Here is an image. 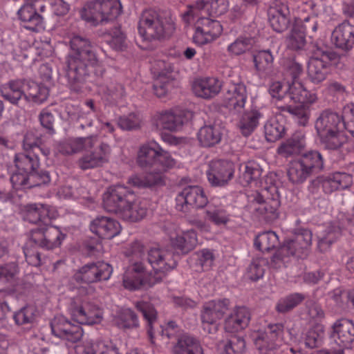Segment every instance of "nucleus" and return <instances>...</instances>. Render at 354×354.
I'll use <instances>...</instances> for the list:
<instances>
[{
	"instance_id": "1",
	"label": "nucleus",
	"mask_w": 354,
	"mask_h": 354,
	"mask_svg": "<svg viewBox=\"0 0 354 354\" xmlns=\"http://www.w3.org/2000/svg\"><path fill=\"white\" fill-rule=\"evenodd\" d=\"M70 46L66 77L69 88L80 93L91 80V72L94 71L97 77H102L104 69L98 64L95 47L88 39L75 35L70 40Z\"/></svg>"
},
{
	"instance_id": "2",
	"label": "nucleus",
	"mask_w": 354,
	"mask_h": 354,
	"mask_svg": "<svg viewBox=\"0 0 354 354\" xmlns=\"http://www.w3.org/2000/svg\"><path fill=\"white\" fill-rule=\"evenodd\" d=\"M344 113L339 114L330 109L323 110L315 122V129L324 148L337 150L348 142L344 131Z\"/></svg>"
},
{
	"instance_id": "3",
	"label": "nucleus",
	"mask_w": 354,
	"mask_h": 354,
	"mask_svg": "<svg viewBox=\"0 0 354 354\" xmlns=\"http://www.w3.org/2000/svg\"><path fill=\"white\" fill-rule=\"evenodd\" d=\"M175 29L174 18L169 10H145L138 25L139 35L149 41L169 38Z\"/></svg>"
},
{
	"instance_id": "4",
	"label": "nucleus",
	"mask_w": 354,
	"mask_h": 354,
	"mask_svg": "<svg viewBox=\"0 0 354 354\" xmlns=\"http://www.w3.org/2000/svg\"><path fill=\"white\" fill-rule=\"evenodd\" d=\"M307 50L313 54L307 66V75L313 84H319L326 80L329 73L330 64H336L340 57L332 50L318 44L311 43Z\"/></svg>"
},
{
	"instance_id": "5",
	"label": "nucleus",
	"mask_w": 354,
	"mask_h": 354,
	"mask_svg": "<svg viewBox=\"0 0 354 354\" xmlns=\"http://www.w3.org/2000/svg\"><path fill=\"white\" fill-rule=\"evenodd\" d=\"M121 12L119 0H91L79 10L81 19L93 26L113 21Z\"/></svg>"
},
{
	"instance_id": "6",
	"label": "nucleus",
	"mask_w": 354,
	"mask_h": 354,
	"mask_svg": "<svg viewBox=\"0 0 354 354\" xmlns=\"http://www.w3.org/2000/svg\"><path fill=\"white\" fill-rule=\"evenodd\" d=\"M280 205V195L275 186L269 187L263 193H256L250 205L253 214L260 219L268 222L279 217Z\"/></svg>"
},
{
	"instance_id": "7",
	"label": "nucleus",
	"mask_w": 354,
	"mask_h": 354,
	"mask_svg": "<svg viewBox=\"0 0 354 354\" xmlns=\"http://www.w3.org/2000/svg\"><path fill=\"white\" fill-rule=\"evenodd\" d=\"M178 255L172 251L158 247L151 248L147 251V261L153 268V274L149 277L150 285L160 282L167 272L177 266Z\"/></svg>"
},
{
	"instance_id": "8",
	"label": "nucleus",
	"mask_w": 354,
	"mask_h": 354,
	"mask_svg": "<svg viewBox=\"0 0 354 354\" xmlns=\"http://www.w3.org/2000/svg\"><path fill=\"white\" fill-rule=\"evenodd\" d=\"M268 92L272 100H275L276 106L291 102H302L306 100L308 93L300 82L290 84L280 81L271 82Z\"/></svg>"
},
{
	"instance_id": "9",
	"label": "nucleus",
	"mask_w": 354,
	"mask_h": 354,
	"mask_svg": "<svg viewBox=\"0 0 354 354\" xmlns=\"http://www.w3.org/2000/svg\"><path fill=\"white\" fill-rule=\"evenodd\" d=\"M113 268L107 263L98 261L88 263L81 267L72 277V281L77 283L90 284L110 279Z\"/></svg>"
},
{
	"instance_id": "10",
	"label": "nucleus",
	"mask_w": 354,
	"mask_h": 354,
	"mask_svg": "<svg viewBox=\"0 0 354 354\" xmlns=\"http://www.w3.org/2000/svg\"><path fill=\"white\" fill-rule=\"evenodd\" d=\"M192 118L190 111L179 109H169L157 112L153 118L157 128L178 131Z\"/></svg>"
},
{
	"instance_id": "11",
	"label": "nucleus",
	"mask_w": 354,
	"mask_h": 354,
	"mask_svg": "<svg viewBox=\"0 0 354 354\" xmlns=\"http://www.w3.org/2000/svg\"><path fill=\"white\" fill-rule=\"evenodd\" d=\"M65 237L66 234L59 227L53 225H43L30 232V240L35 245L46 250L59 246Z\"/></svg>"
},
{
	"instance_id": "12",
	"label": "nucleus",
	"mask_w": 354,
	"mask_h": 354,
	"mask_svg": "<svg viewBox=\"0 0 354 354\" xmlns=\"http://www.w3.org/2000/svg\"><path fill=\"white\" fill-rule=\"evenodd\" d=\"M176 209L183 213L189 212L191 208L200 209L208 203L203 188L199 186H187L176 196Z\"/></svg>"
},
{
	"instance_id": "13",
	"label": "nucleus",
	"mask_w": 354,
	"mask_h": 354,
	"mask_svg": "<svg viewBox=\"0 0 354 354\" xmlns=\"http://www.w3.org/2000/svg\"><path fill=\"white\" fill-rule=\"evenodd\" d=\"M312 238L311 231L307 229H300L295 233L292 239L286 241L281 246V252H286L288 257L306 258L310 251Z\"/></svg>"
},
{
	"instance_id": "14",
	"label": "nucleus",
	"mask_w": 354,
	"mask_h": 354,
	"mask_svg": "<svg viewBox=\"0 0 354 354\" xmlns=\"http://www.w3.org/2000/svg\"><path fill=\"white\" fill-rule=\"evenodd\" d=\"M44 0H26L25 3L18 10L19 19L25 23L26 29L34 32H39L44 28V17L37 12L36 4L39 5V10L44 12L45 6Z\"/></svg>"
},
{
	"instance_id": "15",
	"label": "nucleus",
	"mask_w": 354,
	"mask_h": 354,
	"mask_svg": "<svg viewBox=\"0 0 354 354\" xmlns=\"http://www.w3.org/2000/svg\"><path fill=\"white\" fill-rule=\"evenodd\" d=\"M133 196V193L123 185L110 187L103 194L104 207L107 212L118 215Z\"/></svg>"
},
{
	"instance_id": "16",
	"label": "nucleus",
	"mask_w": 354,
	"mask_h": 354,
	"mask_svg": "<svg viewBox=\"0 0 354 354\" xmlns=\"http://www.w3.org/2000/svg\"><path fill=\"white\" fill-rule=\"evenodd\" d=\"M235 165L228 160H215L209 164L207 171L209 183L214 187H223L234 178Z\"/></svg>"
},
{
	"instance_id": "17",
	"label": "nucleus",
	"mask_w": 354,
	"mask_h": 354,
	"mask_svg": "<svg viewBox=\"0 0 354 354\" xmlns=\"http://www.w3.org/2000/svg\"><path fill=\"white\" fill-rule=\"evenodd\" d=\"M53 335L71 343L79 342L83 336V330L78 324H73L62 315L55 316L50 322Z\"/></svg>"
},
{
	"instance_id": "18",
	"label": "nucleus",
	"mask_w": 354,
	"mask_h": 354,
	"mask_svg": "<svg viewBox=\"0 0 354 354\" xmlns=\"http://www.w3.org/2000/svg\"><path fill=\"white\" fill-rule=\"evenodd\" d=\"M247 99V88L243 83L231 84L226 91L223 103L232 113L238 115L245 109Z\"/></svg>"
},
{
	"instance_id": "19",
	"label": "nucleus",
	"mask_w": 354,
	"mask_h": 354,
	"mask_svg": "<svg viewBox=\"0 0 354 354\" xmlns=\"http://www.w3.org/2000/svg\"><path fill=\"white\" fill-rule=\"evenodd\" d=\"M230 301L227 299L212 300L205 303L201 310V317L203 325H212L214 330H216V322L223 318L228 310Z\"/></svg>"
},
{
	"instance_id": "20",
	"label": "nucleus",
	"mask_w": 354,
	"mask_h": 354,
	"mask_svg": "<svg viewBox=\"0 0 354 354\" xmlns=\"http://www.w3.org/2000/svg\"><path fill=\"white\" fill-rule=\"evenodd\" d=\"M73 319L80 324L92 325L100 322L102 311L92 301H83L72 310Z\"/></svg>"
},
{
	"instance_id": "21",
	"label": "nucleus",
	"mask_w": 354,
	"mask_h": 354,
	"mask_svg": "<svg viewBox=\"0 0 354 354\" xmlns=\"http://www.w3.org/2000/svg\"><path fill=\"white\" fill-rule=\"evenodd\" d=\"M332 44L339 49L348 51L354 46V25L348 20L335 27L331 34Z\"/></svg>"
},
{
	"instance_id": "22",
	"label": "nucleus",
	"mask_w": 354,
	"mask_h": 354,
	"mask_svg": "<svg viewBox=\"0 0 354 354\" xmlns=\"http://www.w3.org/2000/svg\"><path fill=\"white\" fill-rule=\"evenodd\" d=\"M332 338L342 348H351L354 342V323L351 319H341L333 326Z\"/></svg>"
},
{
	"instance_id": "23",
	"label": "nucleus",
	"mask_w": 354,
	"mask_h": 354,
	"mask_svg": "<svg viewBox=\"0 0 354 354\" xmlns=\"http://www.w3.org/2000/svg\"><path fill=\"white\" fill-rule=\"evenodd\" d=\"M86 150V153L79 160L78 165L84 170L100 167L109 160L110 147L106 143H101L93 151Z\"/></svg>"
},
{
	"instance_id": "24",
	"label": "nucleus",
	"mask_w": 354,
	"mask_h": 354,
	"mask_svg": "<svg viewBox=\"0 0 354 354\" xmlns=\"http://www.w3.org/2000/svg\"><path fill=\"white\" fill-rule=\"evenodd\" d=\"M317 181L322 187L323 192L325 194H330L351 186L352 176L346 173L336 172L326 176H319Z\"/></svg>"
},
{
	"instance_id": "25",
	"label": "nucleus",
	"mask_w": 354,
	"mask_h": 354,
	"mask_svg": "<svg viewBox=\"0 0 354 354\" xmlns=\"http://www.w3.org/2000/svg\"><path fill=\"white\" fill-rule=\"evenodd\" d=\"M97 143V136L72 138L60 142L57 145V149L63 155H72L82 150L92 149Z\"/></svg>"
},
{
	"instance_id": "26",
	"label": "nucleus",
	"mask_w": 354,
	"mask_h": 354,
	"mask_svg": "<svg viewBox=\"0 0 354 354\" xmlns=\"http://www.w3.org/2000/svg\"><path fill=\"white\" fill-rule=\"evenodd\" d=\"M91 230L102 239H111L117 236L121 230L120 223L106 216H99L91 223Z\"/></svg>"
},
{
	"instance_id": "27",
	"label": "nucleus",
	"mask_w": 354,
	"mask_h": 354,
	"mask_svg": "<svg viewBox=\"0 0 354 354\" xmlns=\"http://www.w3.org/2000/svg\"><path fill=\"white\" fill-rule=\"evenodd\" d=\"M24 220L40 227L48 225L51 221L50 207L42 203L28 204L25 207Z\"/></svg>"
},
{
	"instance_id": "28",
	"label": "nucleus",
	"mask_w": 354,
	"mask_h": 354,
	"mask_svg": "<svg viewBox=\"0 0 354 354\" xmlns=\"http://www.w3.org/2000/svg\"><path fill=\"white\" fill-rule=\"evenodd\" d=\"M250 313L245 307L236 308L225 319L224 329L227 333H236L248 326Z\"/></svg>"
},
{
	"instance_id": "29",
	"label": "nucleus",
	"mask_w": 354,
	"mask_h": 354,
	"mask_svg": "<svg viewBox=\"0 0 354 354\" xmlns=\"http://www.w3.org/2000/svg\"><path fill=\"white\" fill-rule=\"evenodd\" d=\"M306 146L305 135L295 131L290 138L282 142L277 148V153L282 157L289 158L299 154Z\"/></svg>"
},
{
	"instance_id": "30",
	"label": "nucleus",
	"mask_w": 354,
	"mask_h": 354,
	"mask_svg": "<svg viewBox=\"0 0 354 354\" xmlns=\"http://www.w3.org/2000/svg\"><path fill=\"white\" fill-rule=\"evenodd\" d=\"M289 9L283 3L276 4L268 10V19L272 29L281 32L286 30L290 24Z\"/></svg>"
},
{
	"instance_id": "31",
	"label": "nucleus",
	"mask_w": 354,
	"mask_h": 354,
	"mask_svg": "<svg viewBox=\"0 0 354 354\" xmlns=\"http://www.w3.org/2000/svg\"><path fill=\"white\" fill-rule=\"evenodd\" d=\"M221 32L222 26L218 21L203 16L196 23V37H203L205 42L216 39Z\"/></svg>"
},
{
	"instance_id": "32",
	"label": "nucleus",
	"mask_w": 354,
	"mask_h": 354,
	"mask_svg": "<svg viewBox=\"0 0 354 354\" xmlns=\"http://www.w3.org/2000/svg\"><path fill=\"white\" fill-rule=\"evenodd\" d=\"M25 81L13 80L0 86L1 95L13 105H19L24 97Z\"/></svg>"
},
{
	"instance_id": "33",
	"label": "nucleus",
	"mask_w": 354,
	"mask_h": 354,
	"mask_svg": "<svg viewBox=\"0 0 354 354\" xmlns=\"http://www.w3.org/2000/svg\"><path fill=\"white\" fill-rule=\"evenodd\" d=\"M242 115L239 118L237 126L241 134L245 137L250 136L259 125V119L262 117V113L257 107H252L250 109H245L241 113Z\"/></svg>"
},
{
	"instance_id": "34",
	"label": "nucleus",
	"mask_w": 354,
	"mask_h": 354,
	"mask_svg": "<svg viewBox=\"0 0 354 354\" xmlns=\"http://www.w3.org/2000/svg\"><path fill=\"white\" fill-rule=\"evenodd\" d=\"M306 100L291 102L283 104H277V109L281 112H287L292 115L300 126H306L309 120L310 111Z\"/></svg>"
},
{
	"instance_id": "35",
	"label": "nucleus",
	"mask_w": 354,
	"mask_h": 354,
	"mask_svg": "<svg viewBox=\"0 0 354 354\" xmlns=\"http://www.w3.org/2000/svg\"><path fill=\"white\" fill-rule=\"evenodd\" d=\"M221 88V83L214 77H206L195 81L193 90L195 94L202 98L209 99L216 95Z\"/></svg>"
},
{
	"instance_id": "36",
	"label": "nucleus",
	"mask_w": 354,
	"mask_h": 354,
	"mask_svg": "<svg viewBox=\"0 0 354 354\" xmlns=\"http://www.w3.org/2000/svg\"><path fill=\"white\" fill-rule=\"evenodd\" d=\"M130 198L124 209L119 213L118 216L124 221L137 222L147 215V207L145 201Z\"/></svg>"
},
{
	"instance_id": "37",
	"label": "nucleus",
	"mask_w": 354,
	"mask_h": 354,
	"mask_svg": "<svg viewBox=\"0 0 354 354\" xmlns=\"http://www.w3.org/2000/svg\"><path fill=\"white\" fill-rule=\"evenodd\" d=\"M342 235V227L337 222H331L321 233L318 234L317 248L321 252L327 251L330 245Z\"/></svg>"
},
{
	"instance_id": "38",
	"label": "nucleus",
	"mask_w": 354,
	"mask_h": 354,
	"mask_svg": "<svg viewBox=\"0 0 354 354\" xmlns=\"http://www.w3.org/2000/svg\"><path fill=\"white\" fill-rule=\"evenodd\" d=\"M173 354H203L198 341L193 336L183 333L172 348Z\"/></svg>"
},
{
	"instance_id": "39",
	"label": "nucleus",
	"mask_w": 354,
	"mask_h": 354,
	"mask_svg": "<svg viewBox=\"0 0 354 354\" xmlns=\"http://www.w3.org/2000/svg\"><path fill=\"white\" fill-rule=\"evenodd\" d=\"M144 266L141 262H135L128 268L123 276V284L129 290L139 289L143 284Z\"/></svg>"
},
{
	"instance_id": "40",
	"label": "nucleus",
	"mask_w": 354,
	"mask_h": 354,
	"mask_svg": "<svg viewBox=\"0 0 354 354\" xmlns=\"http://www.w3.org/2000/svg\"><path fill=\"white\" fill-rule=\"evenodd\" d=\"M15 166L18 171L30 174L39 167L38 155L30 151L18 153L14 157Z\"/></svg>"
},
{
	"instance_id": "41",
	"label": "nucleus",
	"mask_w": 354,
	"mask_h": 354,
	"mask_svg": "<svg viewBox=\"0 0 354 354\" xmlns=\"http://www.w3.org/2000/svg\"><path fill=\"white\" fill-rule=\"evenodd\" d=\"M283 326L281 324H270L265 332L255 339L257 346L265 344L279 345L283 339Z\"/></svg>"
},
{
	"instance_id": "42",
	"label": "nucleus",
	"mask_w": 354,
	"mask_h": 354,
	"mask_svg": "<svg viewBox=\"0 0 354 354\" xmlns=\"http://www.w3.org/2000/svg\"><path fill=\"white\" fill-rule=\"evenodd\" d=\"M222 138L221 128L216 124L202 127L198 133V139L203 147H210L218 144Z\"/></svg>"
},
{
	"instance_id": "43",
	"label": "nucleus",
	"mask_w": 354,
	"mask_h": 354,
	"mask_svg": "<svg viewBox=\"0 0 354 354\" xmlns=\"http://www.w3.org/2000/svg\"><path fill=\"white\" fill-rule=\"evenodd\" d=\"M24 100L26 102H33L41 104L48 98L49 91L44 85L35 82H25V92Z\"/></svg>"
},
{
	"instance_id": "44",
	"label": "nucleus",
	"mask_w": 354,
	"mask_h": 354,
	"mask_svg": "<svg viewBox=\"0 0 354 354\" xmlns=\"http://www.w3.org/2000/svg\"><path fill=\"white\" fill-rule=\"evenodd\" d=\"M299 158L312 175H315L324 169V160L319 151H308L304 153Z\"/></svg>"
},
{
	"instance_id": "45",
	"label": "nucleus",
	"mask_w": 354,
	"mask_h": 354,
	"mask_svg": "<svg viewBox=\"0 0 354 354\" xmlns=\"http://www.w3.org/2000/svg\"><path fill=\"white\" fill-rule=\"evenodd\" d=\"M153 145H142L138 151L137 162L142 168H154L158 154L159 146Z\"/></svg>"
},
{
	"instance_id": "46",
	"label": "nucleus",
	"mask_w": 354,
	"mask_h": 354,
	"mask_svg": "<svg viewBox=\"0 0 354 354\" xmlns=\"http://www.w3.org/2000/svg\"><path fill=\"white\" fill-rule=\"evenodd\" d=\"M135 306L138 310L142 313L147 322V330L150 339L154 337L153 324L157 322V311L154 306L146 301H137Z\"/></svg>"
},
{
	"instance_id": "47",
	"label": "nucleus",
	"mask_w": 354,
	"mask_h": 354,
	"mask_svg": "<svg viewBox=\"0 0 354 354\" xmlns=\"http://www.w3.org/2000/svg\"><path fill=\"white\" fill-rule=\"evenodd\" d=\"M239 170V180L243 186H248L252 181L258 180L262 173L261 167L254 161L241 165Z\"/></svg>"
},
{
	"instance_id": "48",
	"label": "nucleus",
	"mask_w": 354,
	"mask_h": 354,
	"mask_svg": "<svg viewBox=\"0 0 354 354\" xmlns=\"http://www.w3.org/2000/svg\"><path fill=\"white\" fill-rule=\"evenodd\" d=\"M254 67L259 75L269 73L273 66L274 56L270 50H261L252 56Z\"/></svg>"
},
{
	"instance_id": "49",
	"label": "nucleus",
	"mask_w": 354,
	"mask_h": 354,
	"mask_svg": "<svg viewBox=\"0 0 354 354\" xmlns=\"http://www.w3.org/2000/svg\"><path fill=\"white\" fill-rule=\"evenodd\" d=\"M172 243L183 253H188L194 250L198 243L196 233L193 230L183 232L172 241Z\"/></svg>"
},
{
	"instance_id": "50",
	"label": "nucleus",
	"mask_w": 354,
	"mask_h": 354,
	"mask_svg": "<svg viewBox=\"0 0 354 354\" xmlns=\"http://www.w3.org/2000/svg\"><path fill=\"white\" fill-rule=\"evenodd\" d=\"M129 183L133 186L143 188L162 185L164 180L160 173L150 171L145 176L134 175L129 178Z\"/></svg>"
},
{
	"instance_id": "51",
	"label": "nucleus",
	"mask_w": 354,
	"mask_h": 354,
	"mask_svg": "<svg viewBox=\"0 0 354 354\" xmlns=\"http://www.w3.org/2000/svg\"><path fill=\"white\" fill-rule=\"evenodd\" d=\"M99 93L110 103L117 104L125 96L124 86L117 82H111L108 85H100Z\"/></svg>"
},
{
	"instance_id": "52",
	"label": "nucleus",
	"mask_w": 354,
	"mask_h": 354,
	"mask_svg": "<svg viewBox=\"0 0 354 354\" xmlns=\"http://www.w3.org/2000/svg\"><path fill=\"white\" fill-rule=\"evenodd\" d=\"M288 176L292 183H302L313 175L298 158L290 162L288 170Z\"/></svg>"
},
{
	"instance_id": "53",
	"label": "nucleus",
	"mask_w": 354,
	"mask_h": 354,
	"mask_svg": "<svg viewBox=\"0 0 354 354\" xmlns=\"http://www.w3.org/2000/svg\"><path fill=\"white\" fill-rule=\"evenodd\" d=\"M286 46L288 48L293 50H299L305 49L306 50L310 42L305 48L306 46V35L304 32L299 29V25H294L289 35L286 38Z\"/></svg>"
},
{
	"instance_id": "54",
	"label": "nucleus",
	"mask_w": 354,
	"mask_h": 354,
	"mask_svg": "<svg viewBox=\"0 0 354 354\" xmlns=\"http://www.w3.org/2000/svg\"><path fill=\"white\" fill-rule=\"evenodd\" d=\"M306 298L302 293L295 292L281 298L277 305L276 310L279 313H286L299 306Z\"/></svg>"
},
{
	"instance_id": "55",
	"label": "nucleus",
	"mask_w": 354,
	"mask_h": 354,
	"mask_svg": "<svg viewBox=\"0 0 354 354\" xmlns=\"http://www.w3.org/2000/svg\"><path fill=\"white\" fill-rule=\"evenodd\" d=\"M279 243V238L272 231L265 232L259 234L254 239L255 248L264 252H269L274 248Z\"/></svg>"
},
{
	"instance_id": "56",
	"label": "nucleus",
	"mask_w": 354,
	"mask_h": 354,
	"mask_svg": "<svg viewBox=\"0 0 354 354\" xmlns=\"http://www.w3.org/2000/svg\"><path fill=\"white\" fill-rule=\"evenodd\" d=\"M158 154L156 161V166L153 169V173H160L163 176V172L176 166V160L172 158L168 151L162 149L160 147H158Z\"/></svg>"
},
{
	"instance_id": "57",
	"label": "nucleus",
	"mask_w": 354,
	"mask_h": 354,
	"mask_svg": "<svg viewBox=\"0 0 354 354\" xmlns=\"http://www.w3.org/2000/svg\"><path fill=\"white\" fill-rule=\"evenodd\" d=\"M206 218L216 225H225L229 221L227 211L220 207L209 205L205 210Z\"/></svg>"
},
{
	"instance_id": "58",
	"label": "nucleus",
	"mask_w": 354,
	"mask_h": 354,
	"mask_svg": "<svg viewBox=\"0 0 354 354\" xmlns=\"http://www.w3.org/2000/svg\"><path fill=\"white\" fill-rule=\"evenodd\" d=\"M225 354H246L245 339L238 335H232L225 342L223 346Z\"/></svg>"
},
{
	"instance_id": "59",
	"label": "nucleus",
	"mask_w": 354,
	"mask_h": 354,
	"mask_svg": "<svg viewBox=\"0 0 354 354\" xmlns=\"http://www.w3.org/2000/svg\"><path fill=\"white\" fill-rule=\"evenodd\" d=\"M264 132L266 140L268 142H273L284 135L285 127L277 120H270L266 123Z\"/></svg>"
},
{
	"instance_id": "60",
	"label": "nucleus",
	"mask_w": 354,
	"mask_h": 354,
	"mask_svg": "<svg viewBox=\"0 0 354 354\" xmlns=\"http://www.w3.org/2000/svg\"><path fill=\"white\" fill-rule=\"evenodd\" d=\"M268 260L262 257H257L252 259L247 268V275L252 281H257L261 278L265 272L264 266Z\"/></svg>"
},
{
	"instance_id": "61",
	"label": "nucleus",
	"mask_w": 354,
	"mask_h": 354,
	"mask_svg": "<svg viewBox=\"0 0 354 354\" xmlns=\"http://www.w3.org/2000/svg\"><path fill=\"white\" fill-rule=\"evenodd\" d=\"M42 141L40 138L35 137L32 133H28L24 136V149L26 152L30 151L37 154L41 151L44 156L49 154V150L41 148Z\"/></svg>"
},
{
	"instance_id": "62",
	"label": "nucleus",
	"mask_w": 354,
	"mask_h": 354,
	"mask_svg": "<svg viewBox=\"0 0 354 354\" xmlns=\"http://www.w3.org/2000/svg\"><path fill=\"white\" fill-rule=\"evenodd\" d=\"M174 80L171 75H160L156 77L154 81L153 88L155 94L158 97H165L167 92L173 87Z\"/></svg>"
},
{
	"instance_id": "63",
	"label": "nucleus",
	"mask_w": 354,
	"mask_h": 354,
	"mask_svg": "<svg viewBox=\"0 0 354 354\" xmlns=\"http://www.w3.org/2000/svg\"><path fill=\"white\" fill-rule=\"evenodd\" d=\"M85 354H119L118 348L112 343L103 342L91 344L84 348Z\"/></svg>"
},
{
	"instance_id": "64",
	"label": "nucleus",
	"mask_w": 354,
	"mask_h": 354,
	"mask_svg": "<svg viewBox=\"0 0 354 354\" xmlns=\"http://www.w3.org/2000/svg\"><path fill=\"white\" fill-rule=\"evenodd\" d=\"M119 327L124 329H133L139 326L137 315L131 309L124 310L119 317Z\"/></svg>"
}]
</instances>
